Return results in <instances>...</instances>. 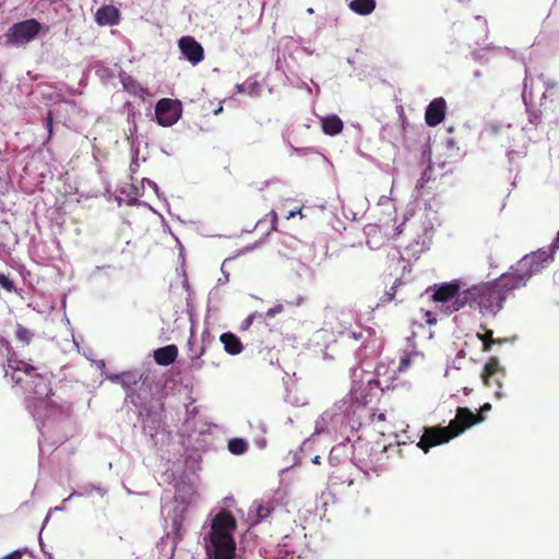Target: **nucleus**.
<instances>
[{
    "label": "nucleus",
    "instance_id": "nucleus-1",
    "mask_svg": "<svg viewBox=\"0 0 559 559\" xmlns=\"http://www.w3.org/2000/svg\"><path fill=\"white\" fill-rule=\"evenodd\" d=\"M548 254L544 251L525 254L514 266L493 282L478 284L462 292L452 306V311L461 310L465 305L477 309L483 314H496L507 299L514 297V292L527 285L531 277L544 270Z\"/></svg>",
    "mask_w": 559,
    "mask_h": 559
},
{
    "label": "nucleus",
    "instance_id": "nucleus-7",
    "mask_svg": "<svg viewBox=\"0 0 559 559\" xmlns=\"http://www.w3.org/2000/svg\"><path fill=\"white\" fill-rule=\"evenodd\" d=\"M433 290L431 299L437 302H452L449 306V311L453 312V301L462 298L461 282H443L442 284H435L431 288Z\"/></svg>",
    "mask_w": 559,
    "mask_h": 559
},
{
    "label": "nucleus",
    "instance_id": "nucleus-5",
    "mask_svg": "<svg viewBox=\"0 0 559 559\" xmlns=\"http://www.w3.org/2000/svg\"><path fill=\"white\" fill-rule=\"evenodd\" d=\"M40 29L41 25L36 19L17 22L8 29L5 34L7 44L14 46L27 45L37 37Z\"/></svg>",
    "mask_w": 559,
    "mask_h": 559
},
{
    "label": "nucleus",
    "instance_id": "nucleus-28",
    "mask_svg": "<svg viewBox=\"0 0 559 559\" xmlns=\"http://www.w3.org/2000/svg\"><path fill=\"white\" fill-rule=\"evenodd\" d=\"M254 319V313L249 314L245 321L241 322V330H249Z\"/></svg>",
    "mask_w": 559,
    "mask_h": 559
},
{
    "label": "nucleus",
    "instance_id": "nucleus-31",
    "mask_svg": "<svg viewBox=\"0 0 559 559\" xmlns=\"http://www.w3.org/2000/svg\"><path fill=\"white\" fill-rule=\"evenodd\" d=\"M283 311V306H277L267 310L266 316L273 317L274 314L281 313Z\"/></svg>",
    "mask_w": 559,
    "mask_h": 559
},
{
    "label": "nucleus",
    "instance_id": "nucleus-9",
    "mask_svg": "<svg viewBox=\"0 0 559 559\" xmlns=\"http://www.w3.org/2000/svg\"><path fill=\"white\" fill-rule=\"evenodd\" d=\"M447 103L442 97L435 98L428 104L425 119L429 127L440 124L445 117Z\"/></svg>",
    "mask_w": 559,
    "mask_h": 559
},
{
    "label": "nucleus",
    "instance_id": "nucleus-15",
    "mask_svg": "<svg viewBox=\"0 0 559 559\" xmlns=\"http://www.w3.org/2000/svg\"><path fill=\"white\" fill-rule=\"evenodd\" d=\"M321 130L323 134L336 135L343 132L344 122L343 119L336 115H330L321 118Z\"/></svg>",
    "mask_w": 559,
    "mask_h": 559
},
{
    "label": "nucleus",
    "instance_id": "nucleus-34",
    "mask_svg": "<svg viewBox=\"0 0 559 559\" xmlns=\"http://www.w3.org/2000/svg\"><path fill=\"white\" fill-rule=\"evenodd\" d=\"M425 182H426V179H425V175L423 176V178H420L418 181H417V185H416V189L419 190V189H423L424 186H425Z\"/></svg>",
    "mask_w": 559,
    "mask_h": 559
},
{
    "label": "nucleus",
    "instance_id": "nucleus-6",
    "mask_svg": "<svg viewBox=\"0 0 559 559\" xmlns=\"http://www.w3.org/2000/svg\"><path fill=\"white\" fill-rule=\"evenodd\" d=\"M182 115V104L170 98H162L155 105V117L159 126L171 127Z\"/></svg>",
    "mask_w": 559,
    "mask_h": 559
},
{
    "label": "nucleus",
    "instance_id": "nucleus-2",
    "mask_svg": "<svg viewBox=\"0 0 559 559\" xmlns=\"http://www.w3.org/2000/svg\"><path fill=\"white\" fill-rule=\"evenodd\" d=\"M12 347L9 342L0 341V365L5 377L26 394L37 400L53 395L50 386L51 373L41 366L32 365L23 359L10 358Z\"/></svg>",
    "mask_w": 559,
    "mask_h": 559
},
{
    "label": "nucleus",
    "instance_id": "nucleus-18",
    "mask_svg": "<svg viewBox=\"0 0 559 559\" xmlns=\"http://www.w3.org/2000/svg\"><path fill=\"white\" fill-rule=\"evenodd\" d=\"M14 337L21 344L29 345L34 337V333L31 329L25 328L20 323H16L14 328Z\"/></svg>",
    "mask_w": 559,
    "mask_h": 559
},
{
    "label": "nucleus",
    "instance_id": "nucleus-22",
    "mask_svg": "<svg viewBox=\"0 0 559 559\" xmlns=\"http://www.w3.org/2000/svg\"><path fill=\"white\" fill-rule=\"evenodd\" d=\"M401 285V282L399 280H396L394 282V285L391 286L390 290H386L383 295V297H381V301L382 302H390L393 300V298L395 297V294H396V288L397 286Z\"/></svg>",
    "mask_w": 559,
    "mask_h": 559
},
{
    "label": "nucleus",
    "instance_id": "nucleus-20",
    "mask_svg": "<svg viewBox=\"0 0 559 559\" xmlns=\"http://www.w3.org/2000/svg\"><path fill=\"white\" fill-rule=\"evenodd\" d=\"M204 353H205V347L203 346L201 348V352L199 355L192 356L190 358V368L192 370H201L203 368L204 361L202 360V356L204 355Z\"/></svg>",
    "mask_w": 559,
    "mask_h": 559
},
{
    "label": "nucleus",
    "instance_id": "nucleus-17",
    "mask_svg": "<svg viewBox=\"0 0 559 559\" xmlns=\"http://www.w3.org/2000/svg\"><path fill=\"white\" fill-rule=\"evenodd\" d=\"M483 333H477V338L483 344V352H489L492 347V345L495 344H501V341L500 340H495L493 338V332L492 330L490 329H487L485 326H481Z\"/></svg>",
    "mask_w": 559,
    "mask_h": 559
},
{
    "label": "nucleus",
    "instance_id": "nucleus-25",
    "mask_svg": "<svg viewBox=\"0 0 559 559\" xmlns=\"http://www.w3.org/2000/svg\"><path fill=\"white\" fill-rule=\"evenodd\" d=\"M266 217L270 218V229L276 230V226L278 225V215L275 211H270V213L266 215Z\"/></svg>",
    "mask_w": 559,
    "mask_h": 559
},
{
    "label": "nucleus",
    "instance_id": "nucleus-10",
    "mask_svg": "<svg viewBox=\"0 0 559 559\" xmlns=\"http://www.w3.org/2000/svg\"><path fill=\"white\" fill-rule=\"evenodd\" d=\"M499 373L503 374V369L500 368L498 358H489L480 373L483 383H485L486 386H491L492 381L498 388H501L500 379L497 377Z\"/></svg>",
    "mask_w": 559,
    "mask_h": 559
},
{
    "label": "nucleus",
    "instance_id": "nucleus-16",
    "mask_svg": "<svg viewBox=\"0 0 559 559\" xmlns=\"http://www.w3.org/2000/svg\"><path fill=\"white\" fill-rule=\"evenodd\" d=\"M376 0H352L349 8L356 14H369L376 9Z\"/></svg>",
    "mask_w": 559,
    "mask_h": 559
},
{
    "label": "nucleus",
    "instance_id": "nucleus-3",
    "mask_svg": "<svg viewBox=\"0 0 559 559\" xmlns=\"http://www.w3.org/2000/svg\"><path fill=\"white\" fill-rule=\"evenodd\" d=\"M483 419L484 417L479 413L474 414L467 407H459L455 418L450 420L447 427L435 426L425 428L417 448L423 449L427 453L429 449L449 442V440L483 421Z\"/></svg>",
    "mask_w": 559,
    "mask_h": 559
},
{
    "label": "nucleus",
    "instance_id": "nucleus-11",
    "mask_svg": "<svg viewBox=\"0 0 559 559\" xmlns=\"http://www.w3.org/2000/svg\"><path fill=\"white\" fill-rule=\"evenodd\" d=\"M154 360L157 365L167 367L178 357V348L175 344L158 347L154 350Z\"/></svg>",
    "mask_w": 559,
    "mask_h": 559
},
{
    "label": "nucleus",
    "instance_id": "nucleus-4",
    "mask_svg": "<svg viewBox=\"0 0 559 559\" xmlns=\"http://www.w3.org/2000/svg\"><path fill=\"white\" fill-rule=\"evenodd\" d=\"M237 527V522L233 513L222 509L213 519L207 538L213 545L214 559H234L236 552V543L233 532Z\"/></svg>",
    "mask_w": 559,
    "mask_h": 559
},
{
    "label": "nucleus",
    "instance_id": "nucleus-29",
    "mask_svg": "<svg viewBox=\"0 0 559 559\" xmlns=\"http://www.w3.org/2000/svg\"><path fill=\"white\" fill-rule=\"evenodd\" d=\"M23 557V552L21 550H15L11 554H8L3 557H1L0 559H22Z\"/></svg>",
    "mask_w": 559,
    "mask_h": 559
},
{
    "label": "nucleus",
    "instance_id": "nucleus-32",
    "mask_svg": "<svg viewBox=\"0 0 559 559\" xmlns=\"http://www.w3.org/2000/svg\"><path fill=\"white\" fill-rule=\"evenodd\" d=\"M425 318H426V322L428 325H433L436 324V318L433 317V314L429 311L425 312Z\"/></svg>",
    "mask_w": 559,
    "mask_h": 559
},
{
    "label": "nucleus",
    "instance_id": "nucleus-13",
    "mask_svg": "<svg viewBox=\"0 0 559 559\" xmlns=\"http://www.w3.org/2000/svg\"><path fill=\"white\" fill-rule=\"evenodd\" d=\"M188 504L179 503L173 510V532L175 536L182 538L185 532V522L187 518Z\"/></svg>",
    "mask_w": 559,
    "mask_h": 559
},
{
    "label": "nucleus",
    "instance_id": "nucleus-37",
    "mask_svg": "<svg viewBox=\"0 0 559 559\" xmlns=\"http://www.w3.org/2000/svg\"><path fill=\"white\" fill-rule=\"evenodd\" d=\"M313 463L314 464H320V457L319 456H316L314 460H313Z\"/></svg>",
    "mask_w": 559,
    "mask_h": 559
},
{
    "label": "nucleus",
    "instance_id": "nucleus-26",
    "mask_svg": "<svg viewBox=\"0 0 559 559\" xmlns=\"http://www.w3.org/2000/svg\"><path fill=\"white\" fill-rule=\"evenodd\" d=\"M45 124L48 132V138H50V135L53 133V115L50 111L47 114Z\"/></svg>",
    "mask_w": 559,
    "mask_h": 559
},
{
    "label": "nucleus",
    "instance_id": "nucleus-14",
    "mask_svg": "<svg viewBox=\"0 0 559 559\" xmlns=\"http://www.w3.org/2000/svg\"><path fill=\"white\" fill-rule=\"evenodd\" d=\"M119 10L114 5H103L95 13V22L98 25H114L118 23Z\"/></svg>",
    "mask_w": 559,
    "mask_h": 559
},
{
    "label": "nucleus",
    "instance_id": "nucleus-36",
    "mask_svg": "<svg viewBox=\"0 0 559 559\" xmlns=\"http://www.w3.org/2000/svg\"><path fill=\"white\" fill-rule=\"evenodd\" d=\"M129 397H131V403L138 405V402L135 401L134 396L133 395H129Z\"/></svg>",
    "mask_w": 559,
    "mask_h": 559
},
{
    "label": "nucleus",
    "instance_id": "nucleus-38",
    "mask_svg": "<svg viewBox=\"0 0 559 559\" xmlns=\"http://www.w3.org/2000/svg\"><path fill=\"white\" fill-rule=\"evenodd\" d=\"M308 13L313 14V13H314L313 9H312V8H309V9H308Z\"/></svg>",
    "mask_w": 559,
    "mask_h": 559
},
{
    "label": "nucleus",
    "instance_id": "nucleus-35",
    "mask_svg": "<svg viewBox=\"0 0 559 559\" xmlns=\"http://www.w3.org/2000/svg\"><path fill=\"white\" fill-rule=\"evenodd\" d=\"M490 408H491L490 403H486V404H484V405H483V407H481V409H483V411L490 409Z\"/></svg>",
    "mask_w": 559,
    "mask_h": 559
},
{
    "label": "nucleus",
    "instance_id": "nucleus-24",
    "mask_svg": "<svg viewBox=\"0 0 559 559\" xmlns=\"http://www.w3.org/2000/svg\"><path fill=\"white\" fill-rule=\"evenodd\" d=\"M272 509L266 506H258L255 509L258 520L262 521L270 516Z\"/></svg>",
    "mask_w": 559,
    "mask_h": 559
},
{
    "label": "nucleus",
    "instance_id": "nucleus-8",
    "mask_svg": "<svg viewBox=\"0 0 559 559\" xmlns=\"http://www.w3.org/2000/svg\"><path fill=\"white\" fill-rule=\"evenodd\" d=\"M179 50L192 64H198L204 60V49L192 36H183L179 40Z\"/></svg>",
    "mask_w": 559,
    "mask_h": 559
},
{
    "label": "nucleus",
    "instance_id": "nucleus-19",
    "mask_svg": "<svg viewBox=\"0 0 559 559\" xmlns=\"http://www.w3.org/2000/svg\"><path fill=\"white\" fill-rule=\"evenodd\" d=\"M227 449H229L233 454L239 455L248 450V443L240 438H234L227 443Z\"/></svg>",
    "mask_w": 559,
    "mask_h": 559
},
{
    "label": "nucleus",
    "instance_id": "nucleus-27",
    "mask_svg": "<svg viewBox=\"0 0 559 559\" xmlns=\"http://www.w3.org/2000/svg\"><path fill=\"white\" fill-rule=\"evenodd\" d=\"M411 365V358L408 356H404L400 359L399 371H405Z\"/></svg>",
    "mask_w": 559,
    "mask_h": 559
},
{
    "label": "nucleus",
    "instance_id": "nucleus-23",
    "mask_svg": "<svg viewBox=\"0 0 559 559\" xmlns=\"http://www.w3.org/2000/svg\"><path fill=\"white\" fill-rule=\"evenodd\" d=\"M0 286L8 293H12L15 290L13 282L10 280L8 275L3 273H0Z\"/></svg>",
    "mask_w": 559,
    "mask_h": 559
},
{
    "label": "nucleus",
    "instance_id": "nucleus-21",
    "mask_svg": "<svg viewBox=\"0 0 559 559\" xmlns=\"http://www.w3.org/2000/svg\"><path fill=\"white\" fill-rule=\"evenodd\" d=\"M558 249H559V230H558L557 238L554 240L550 249H548V250L539 249L538 250V251H544V252H546V254H548V260H546L544 262V267L554 260V253Z\"/></svg>",
    "mask_w": 559,
    "mask_h": 559
},
{
    "label": "nucleus",
    "instance_id": "nucleus-33",
    "mask_svg": "<svg viewBox=\"0 0 559 559\" xmlns=\"http://www.w3.org/2000/svg\"><path fill=\"white\" fill-rule=\"evenodd\" d=\"M500 130V127L498 124H495V123H491L487 127L486 131L489 133V134H496L498 133Z\"/></svg>",
    "mask_w": 559,
    "mask_h": 559
},
{
    "label": "nucleus",
    "instance_id": "nucleus-30",
    "mask_svg": "<svg viewBox=\"0 0 559 559\" xmlns=\"http://www.w3.org/2000/svg\"><path fill=\"white\" fill-rule=\"evenodd\" d=\"M296 215H300V217H302L301 207L290 210L286 215V219L289 221L290 218H294Z\"/></svg>",
    "mask_w": 559,
    "mask_h": 559
},
{
    "label": "nucleus",
    "instance_id": "nucleus-12",
    "mask_svg": "<svg viewBox=\"0 0 559 559\" xmlns=\"http://www.w3.org/2000/svg\"><path fill=\"white\" fill-rule=\"evenodd\" d=\"M219 342L226 354L237 356L242 353L243 345L240 338L233 332H224L219 335Z\"/></svg>",
    "mask_w": 559,
    "mask_h": 559
}]
</instances>
